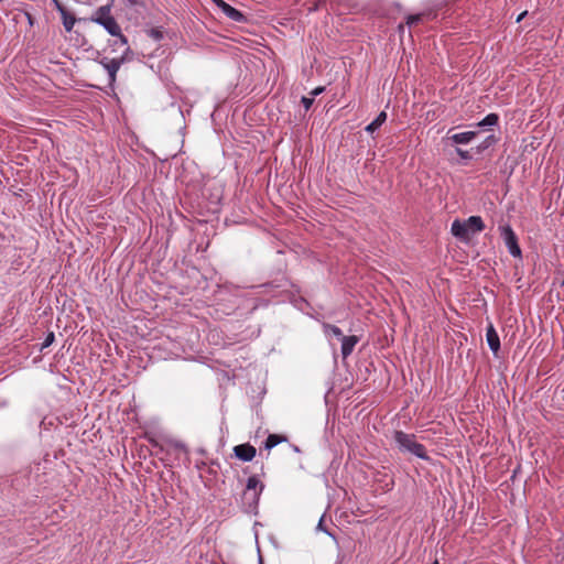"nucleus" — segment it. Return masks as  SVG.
<instances>
[{"label":"nucleus","mask_w":564,"mask_h":564,"mask_svg":"<svg viewBox=\"0 0 564 564\" xmlns=\"http://www.w3.org/2000/svg\"><path fill=\"white\" fill-rule=\"evenodd\" d=\"M283 441L282 437H280L279 435L276 434H270L265 441V448L267 449H271L273 448L274 446H276L278 444H280L281 442Z\"/></svg>","instance_id":"obj_14"},{"label":"nucleus","mask_w":564,"mask_h":564,"mask_svg":"<svg viewBox=\"0 0 564 564\" xmlns=\"http://www.w3.org/2000/svg\"><path fill=\"white\" fill-rule=\"evenodd\" d=\"M258 487H260L262 489V485L261 482L259 481V479L256 477V476H251L248 478V481H247V489L248 490H256Z\"/></svg>","instance_id":"obj_16"},{"label":"nucleus","mask_w":564,"mask_h":564,"mask_svg":"<svg viewBox=\"0 0 564 564\" xmlns=\"http://www.w3.org/2000/svg\"><path fill=\"white\" fill-rule=\"evenodd\" d=\"M340 339H341V355L344 358H347L352 352V350L359 339L355 335L343 336Z\"/></svg>","instance_id":"obj_9"},{"label":"nucleus","mask_w":564,"mask_h":564,"mask_svg":"<svg viewBox=\"0 0 564 564\" xmlns=\"http://www.w3.org/2000/svg\"><path fill=\"white\" fill-rule=\"evenodd\" d=\"M434 564H437V562H435Z\"/></svg>","instance_id":"obj_27"},{"label":"nucleus","mask_w":564,"mask_h":564,"mask_svg":"<svg viewBox=\"0 0 564 564\" xmlns=\"http://www.w3.org/2000/svg\"><path fill=\"white\" fill-rule=\"evenodd\" d=\"M219 9L231 20L234 21H241L243 20V15L240 11L228 4L224 1V4L219 7Z\"/></svg>","instance_id":"obj_10"},{"label":"nucleus","mask_w":564,"mask_h":564,"mask_svg":"<svg viewBox=\"0 0 564 564\" xmlns=\"http://www.w3.org/2000/svg\"><path fill=\"white\" fill-rule=\"evenodd\" d=\"M323 329H324V333L326 335H333L337 338H341L343 337V333L340 330V328H338L337 326L335 325H330V324H327V323H324L323 324Z\"/></svg>","instance_id":"obj_12"},{"label":"nucleus","mask_w":564,"mask_h":564,"mask_svg":"<svg viewBox=\"0 0 564 564\" xmlns=\"http://www.w3.org/2000/svg\"><path fill=\"white\" fill-rule=\"evenodd\" d=\"M127 4L131 7H141L143 6V0H126Z\"/></svg>","instance_id":"obj_21"},{"label":"nucleus","mask_w":564,"mask_h":564,"mask_svg":"<svg viewBox=\"0 0 564 564\" xmlns=\"http://www.w3.org/2000/svg\"><path fill=\"white\" fill-rule=\"evenodd\" d=\"M113 36L117 37V41H115L113 44L120 43L121 45L126 46L124 53L122 54L126 56V54L130 51V48L128 46V39L126 37V35L122 34L120 26H119V34L113 35Z\"/></svg>","instance_id":"obj_15"},{"label":"nucleus","mask_w":564,"mask_h":564,"mask_svg":"<svg viewBox=\"0 0 564 564\" xmlns=\"http://www.w3.org/2000/svg\"><path fill=\"white\" fill-rule=\"evenodd\" d=\"M53 340H54V334H53V333H50V334L46 336V338H45V340H44V343H43V347H47V346H50V345L53 343Z\"/></svg>","instance_id":"obj_20"},{"label":"nucleus","mask_w":564,"mask_h":564,"mask_svg":"<svg viewBox=\"0 0 564 564\" xmlns=\"http://www.w3.org/2000/svg\"><path fill=\"white\" fill-rule=\"evenodd\" d=\"M420 19H421V15H420V14L410 15V17L408 18L406 23H408L409 25H412L413 23H415V22L420 21Z\"/></svg>","instance_id":"obj_19"},{"label":"nucleus","mask_w":564,"mask_h":564,"mask_svg":"<svg viewBox=\"0 0 564 564\" xmlns=\"http://www.w3.org/2000/svg\"><path fill=\"white\" fill-rule=\"evenodd\" d=\"M477 135L476 131H465L459 133H454L452 135H448V139L456 144H468L471 142L475 137Z\"/></svg>","instance_id":"obj_8"},{"label":"nucleus","mask_w":564,"mask_h":564,"mask_svg":"<svg viewBox=\"0 0 564 564\" xmlns=\"http://www.w3.org/2000/svg\"><path fill=\"white\" fill-rule=\"evenodd\" d=\"M218 8L224 4V0H212Z\"/></svg>","instance_id":"obj_25"},{"label":"nucleus","mask_w":564,"mask_h":564,"mask_svg":"<svg viewBox=\"0 0 564 564\" xmlns=\"http://www.w3.org/2000/svg\"><path fill=\"white\" fill-rule=\"evenodd\" d=\"M234 452L237 458L242 462H250L256 456V448L250 444H240L234 447Z\"/></svg>","instance_id":"obj_6"},{"label":"nucleus","mask_w":564,"mask_h":564,"mask_svg":"<svg viewBox=\"0 0 564 564\" xmlns=\"http://www.w3.org/2000/svg\"><path fill=\"white\" fill-rule=\"evenodd\" d=\"M323 522H324V517H322L319 519L318 524H317V530L325 531V529L323 528Z\"/></svg>","instance_id":"obj_24"},{"label":"nucleus","mask_w":564,"mask_h":564,"mask_svg":"<svg viewBox=\"0 0 564 564\" xmlns=\"http://www.w3.org/2000/svg\"><path fill=\"white\" fill-rule=\"evenodd\" d=\"M386 120L387 113L381 111L377 118L366 127V131L369 133L375 132Z\"/></svg>","instance_id":"obj_11"},{"label":"nucleus","mask_w":564,"mask_h":564,"mask_svg":"<svg viewBox=\"0 0 564 564\" xmlns=\"http://www.w3.org/2000/svg\"><path fill=\"white\" fill-rule=\"evenodd\" d=\"M525 13H527V12L521 13V14L518 17V19H517V22H520V21L523 19V17L525 15Z\"/></svg>","instance_id":"obj_26"},{"label":"nucleus","mask_w":564,"mask_h":564,"mask_svg":"<svg viewBox=\"0 0 564 564\" xmlns=\"http://www.w3.org/2000/svg\"><path fill=\"white\" fill-rule=\"evenodd\" d=\"M301 101H302L305 110H308L311 108V106L313 105L314 99H313V97L304 96V97H302Z\"/></svg>","instance_id":"obj_18"},{"label":"nucleus","mask_w":564,"mask_h":564,"mask_svg":"<svg viewBox=\"0 0 564 564\" xmlns=\"http://www.w3.org/2000/svg\"><path fill=\"white\" fill-rule=\"evenodd\" d=\"M500 232L510 254L516 258H520L521 249L518 245V239L512 228L509 225L502 226L500 227Z\"/></svg>","instance_id":"obj_5"},{"label":"nucleus","mask_w":564,"mask_h":564,"mask_svg":"<svg viewBox=\"0 0 564 564\" xmlns=\"http://www.w3.org/2000/svg\"><path fill=\"white\" fill-rule=\"evenodd\" d=\"M498 122V116L496 113L487 115L480 122H478V127H490L495 126Z\"/></svg>","instance_id":"obj_13"},{"label":"nucleus","mask_w":564,"mask_h":564,"mask_svg":"<svg viewBox=\"0 0 564 564\" xmlns=\"http://www.w3.org/2000/svg\"><path fill=\"white\" fill-rule=\"evenodd\" d=\"M324 87H316L315 89L312 90L311 95L312 97L314 98L315 96L322 94L324 91Z\"/></svg>","instance_id":"obj_22"},{"label":"nucleus","mask_w":564,"mask_h":564,"mask_svg":"<svg viewBox=\"0 0 564 564\" xmlns=\"http://www.w3.org/2000/svg\"><path fill=\"white\" fill-rule=\"evenodd\" d=\"M485 229V224L480 216H470L466 220L455 219L452 223V235L462 240L469 241L470 238Z\"/></svg>","instance_id":"obj_1"},{"label":"nucleus","mask_w":564,"mask_h":564,"mask_svg":"<svg viewBox=\"0 0 564 564\" xmlns=\"http://www.w3.org/2000/svg\"><path fill=\"white\" fill-rule=\"evenodd\" d=\"M90 21L102 26L110 35L119 34V23L111 13V4L97 8L90 17Z\"/></svg>","instance_id":"obj_2"},{"label":"nucleus","mask_w":564,"mask_h":564,"mask_svg":"<svg viewBox=\"0 0 564 564\" xmlns=\"http://www.w3.org/2000/svg\"><path fill=\"white\" fill-rule=\"evenodd\" d=\"M126 62V56L121 55L120 57L109 58L107 56L101 57L98 63L105 68L108 73L109 85L112 86L117 78V73L120 69L121 65Z\"/></svg>","instance_id":"obj_4"},{"label":"nucleus","mask_w":564,"mask_h":564,"mask_svg":"<svg viewBox=\"0 0 564 564\" xmlns=\"http://www.w3.org/2000/svg\"><path fill=\"white\" fill-rule=\"evenodd\" d=\"M63 24H64L66 31H70L75 24V19L73 17H69V18L65 17Z\"/></svg>","instance_id":"obj_17"},{"label":"nucleus","mask_w":564,"mask_h":564,"mask_svg":"<svg viewBox=\"0 0 564 564\" xmlns=\"http://www.w3.org/2000/svg\"><path fill=\"white\" fill-rule=\"evenodd\" d=\"M457 153H458V155H459L460 158H463V159H468V158H469L468 152H467V151H464V150H462V149H457Z\"/></svg>","instance_id":"obj_23"},{"label":"nucleus","mask_w":564,"mask_h":564,"mask_svg":"<svg viewBox=\"0 0 564 564\" xmlns=\"http://www.w3.org/2000/svg\"><path fill=\"white\" fill-rule=\"evenodd\" d=\"M486 340H487L489 348L491 349L494 355L497 357L499 349H500V339H499L498 333L496 332L492 324H489V326L487 327Z\"/></svg>","instance_id":"obj_7"},{"label":"nucleus","mask_w":564,"mask_h":564,"mask_svg":"<svg viewBox=\"0 0 564 564\" xmlns=\"http://www.w3.org/2000/svg\"><path fill=\"white\" fill-rule=\"evenodd\" d=\"M394 441L401 451L409 452L422 459L427 458L424 446L415 441L414 435L397 431L394 433Z\"/></svg>","instance_id":"obj_3"}]
</instances>
